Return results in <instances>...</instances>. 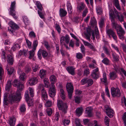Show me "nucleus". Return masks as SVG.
I'll return each mask as SVG.
<instances>
[{"mask_svg":"<svg viewBox=\"0 0 126 126\" xmlns=\"http://www.w3.org/2000/svg\"><path fill=\"white\" fill-rule=\"evenodd\" d=\"M26 102L29 106L32 105L33 104V100L32 99H31L30 100H28V101H26Z\"/></svg>","mask_w":126,"mask_h":126,"instance_id":"0e129e2a","label":"nucleus"},{"mask_svg":"<svg viewBox=\"0 0 126 126\" xmlns=\"http://www.w3.org/2000/svg\"><path fill=\"white\" fill-rule=\"evenodd\" d=\"M99 69L97 68L93 70L91 76L93 79H96L99 78Z\"/></svg>","mask_w":126,"mask_h":126,"instance_id":"6e6552de","label":"nucleus"},{"mask_svg":"<svg viewBox=\"0 0 126 126\" xmlns=\"http://www.w3.org/2000/svg\"><path fill=\"white\" fill-rule=\"evenodd\" d=\"M109 15L111 17V19H113V17L114 15V12L113 10L111 9L110 10Z\"/></svg>","mask_w":126,"mask_h":126,"instance_id":"8fccbe9b","label":"nucleus"},{"mask_svg":"<svg viewBox=\"0 0 126 126\" xmlns=\"http://www.w3.org/2000/svg\"><path fill=\"white\" fill-rule=\"evenodd\" d=\"M37 79L34 77L30 79L29 81V83L31 86L35 84L37 82Z\"/></svg>","mask_w":126,"mask_h":126,"instance_id":"2eb2a0df","label":"nucleus"},{"mask_svg":"<svg viewBox=\"0 0 126 126\" xmlns=\"http://www.w3.org/2000/svg\"><path fill=\"white\" fill-rule=\"evenodd\" d=\"M87 78H84L82 79L81 81V83L82 85H83L87 83Z\"/></svg>","mask_w":126,"mask_h":126,"instance_id":"864d4df0","label":"nucleus"},{"mask_svg":"<svg viewBox=\"0 0 126 126\" xmlns=\"http://www.w3.org/2000/svg\"><path fill=\"white\" fill-rule=\"evenodd\" d=\"M83 109L82 108H77L76 110V113L77 116H79L82 113Z\"/></svg>","mask_w":126,"mask_h":126,"instance_id":"393cba45","label":"nucleus"},{"mask_svg":"<svg viewBox=\"0 0 126 126\" xmlns=\"http://www.w3.org/2000/svg\"><path fill=\"white\" fill-rule=\"evenodd\" d=\"M26 41L28 47L29 48H31L32 47V43L28 39H26Z\"/></svg>","mask_w":126,"mask_h":126,"instance_id":"5fc2aeb1","label":"nucleus"},{"mask_svg":"<svg viewBox=\"0 0 126 126\" xmlns=\"http://www.w3.org/2000/svg\"><path fill=\"white\" fill-rule=\"evenodd\" d=\"M8 24L9 26L11 28L10 29L9 27L8 28L9 32L13 34H15L16 33L15 30H18L19 28V27L17 24L12 21H10Z\"/></svg>","mask_w":126,"mask_h":126,"instance_id":"f03ea898","label":"nucleus"},{"mask_svg":"<svg viewBox=\"0 0 126 126\" xmlns=\"http://www.w3.org/2000/svg\"><path fill=\"white\" fill-rule=\"evenodd\" d=\"M80 48L81 51L82 53L84 54L85 52V48L84 45H81V46Z\"/></svg>","mask_w":126,"mask_h":126,"instance_id":"bf43d9fd","label":"nucleus"},{"mask_svg":"<svg viewBox=\"0 0 126 126\" xmlns=\"http://www.w3.org/2000/svg\"><path fill=\"white\" fill-rule=\"evenodd\" d=\"M38 44V42L37 40H36L34 41L33 44V47L34 50H35L36 47Z\"/></svg>","mask_w":126,"mask_h":126,"instance_id":"a18cd8bd","label":"nucleus"},{"mask_svg":"<svg viewBox=\"0 0 126 126\" xmlns=\"http://www.w3.org/2000/svg\"><path fill=\"white\" fill-rule=\"evenodd\" d=\"M93 83V81L92 79L87 78V83L88 84V86L92 85Z\"/></svg>","mask_w":126,"mask_h":126,"instance_id":"ea45409f","label":"nucleus"},{"mask_svg":"<svg viewBox=\"0 0 126 126\" xmlns=\"http://www.w3.org/2000/svg\"><path fill=\"white\" fill-rule=\"evenodd\" d=\"M29 35L31 37L35 38L36 37L35 34L33 31L30 32L29 34Z\"/></svg>","mask_w":126,"mask_h":126,"instance_id":"13d9d810","label":"nucleus"},{"mask_svg":"<svg viewBox=\"0 0 126 126\" xmlns=\"http://www.w3.org/2000/svg\"><path fill=\"white\" fill-rule=\"evenodd\" d=\"M110 91L111 95L113 97H119L121 96L120 90L118 88H115L112 87L111 88Z\"/></svg>","mask_w":126,"mask_h":126,"instance_id":"39448f33","label":"nucleus"},{"mask_svg":"<svg viewBox=\"0 0 126 126\" xmlns=\"http://www.w3.org/2000/svg\"><path fill=\"white\" fill-rule=\"evenodd\" d=\"M67 9L68 13L71 14L72 11V7L71 4L69 2H67Z\"/></svg>","mask_w":126,"mask_h":126,"instance_id":"a878e982","label":"nucleus"},{"mask_svg":"<svg viewBox=\"0 0 126 126\" xmlns=\"http://www.w3.org/2000/svg\"><path fill=\"white\" fill-rule=\"evenodd\" d=\"M88 12L87 9V8H85L82 13V16L83 17H85L86 16Z\"/></svg>","mask_w":126,"mask_h":126,"instance_id":"4d7b16f0","label":"nucleus"},{"mask_svg":"<svg viewBox=\"0 0 126 126\" xmlns=\"http://www.w3.org/2000/svg\"><path fill=\"white\" fill-rule=\"evenodd\" d=\"M57 105L60 110L64 113H66L68 106L66 103L63 102L62 100H59L57 101Z\"/></svg>","mask_w":126,"mask_h":126,"instance_id":"7ed1b4c3","label":"nucleus"},{"mask_svg":"<svg viewBox=\"0 0 126 126\" xmlns=\"http://www.w3.org/2000/svg\"><path fill=\"white\" fill-rule=\"evenodd\" d=\"M12 86L11 81L10 80L8 81L7 82L5 87V89L6 91L8 92L9 91L10 88Z\"/></svg>","mask_w":126,"mask_h":126,"instance_id":"5701e85b","label":"nucleus"},{"mask_svg":"<svg viewBox=\"0 0 126 126\" xmlns=\"http://www.w3.org/2000/svg\"><path fill=\"white\" fill-rule=\"evenodd\" d=\"M25 72L26 73H28L30 72L31 70V67L28 66H26L25 68Z\"/></svg>","mask_w":126,"mask_h":126,"instance_id":"3c124183","label":"nucleus"},{"mask_svg":"<svg viewBox=\"0 0 126 126\" xmlns=\"http://www.w3.org/2000/svg\"><path fill=\"white\" fill-rule=\"evenodd\" d=\"M44 45L47 49H48L49 48L50 46L48 44V43L46 41H44Z\"/></svg>","mask_w":126,"mask_h":126,"instance_id":"338daca9","label":"nucleus"},{"mask_svg":"<svg viewBox=\"0 0 126 126\" xmlns=\"http://www.w3.org/2000/svg\"><path fill=\"white\" fill-rule=\"evenodd\" d=\"M13 85L17 87V91L14 93L13 90H11L10 94L8 93H5L4 94L3 103L6 105H8L10 102L19 101L21 99V94L20 92L23 90L24 88V85L19 80L15 79L14 81Z\"/></svg>","mask_w":126,"mask_h":126,"instance_id":"f257e3e1","label":"nucleus"},{"mask_svg":"<svg viewBox=\"0 0 126 126\" xmlns=\"http://www.w3.org/2000/svg\"><path fill=\"white\" fill-rule=\"evenodd\" d=\"M48 116H50L52 113V111L51 109L48 108L46 110Z\"/></svg>","mask_w":126,"mask_h":126,"instance_id":"79ce46f5","label":"nucleus"},{"mask_svg":"<svg viewBox=\"0 0 126 126\" xmlns=\"http://www.w3.org/2000/svg\"><path fill=\"white\" fill-rule=\"evenodd\" d=\"M20 48L18 44H16L13 46L12 49L14 51H15L16 48Z\"/></svg>","mask_w":126,"mask_h":126,"instance_id":"052dcab7","label":"nucleus"},{"mask_svg":"<svg viewBox=\"0 0 126 126\" xmlns=\"http://www.w3.org/2000/svg\"><path fill=\"white\" fill-rule=\"evenodd\" d=\"M66 70L69 73L72 75L75 74V68L72 66H69L66 68Z\"/></svg>","mask_w":126,"mask_h":126,"instance_id":"9b49d317","label":"nucleus"},{"mask_svg":"<svg viewBox=\"0 0 126 126\" xmlns=\"http://www.w3.org/2000/svg\"><path fill=\"white\" fill-rule=\"evenodd\" d=\"M25 96L26 101H28V100H29L30 97L28 91H27L25 92Z\"/></svg>","mask_w":126,"mask_h":126,"instance_id":"c03bdc74","label":"nucleus"},{"mask_svg":"<svg viewBox=\"0 0 126 126\" xmlns=\"http://www.w3.org/2000/svg\"><path fill=\"white\" fill-rule=\"evenodd\" d=\"M4 74V71L3 69L1 66V65H0V80H1L2 79V78L3 77V74Z\"/></svg>","mask_w":126,"mask_h":126,"instance_id":"58836bf2","label":"nucleus"},{"mask_svg":"<svg viewBox=\"0 0 126 126\" xmlns=\"http://www.w3.org/2000/svg\"><path fill=\"white\" fill-rule=\"evenodd\" d=\"M104 121L105 122V124L107 126H109V119L108 117L107 116H106L105 118Z\"/></svg>","mask_w":126,"mask_h":126,"instance_id":"49530a36","label":"nucleus"},{"mask_svg":"<svg viewBox=\"0 0 126 126\" xmlns=\"http://www.w3.org/2000/svg\"><path fill=\"white\" fill-rule=\"evenodd\" d=\"M20 69L18 70V73H19L20 76L19 77V79L22 80H24L26 76L25 75V74L24 73L21 72V73L20 72H21Z\"/></svg>","mask_w":126,"mask_h":126,"instance_id":"6ab92c4d","label":"nucleus"},{"mask_svg":"<svg viewBox=\"0 0 126 126\" xmlns=\"http://www.w3.org/2000/svg\"><path fill=\"white\" fill-rule=\"evenodd\" d=\"M6 69L7 70L8 74L11 75L14 72V68L13 67H9L7 65L6 67Z\"/></svg>","mask_w":126,"mask_h":126,"instance_id":"a211bd4d","label":"nucleus"},{"mask_svg":"<svg viewBox=\"0 0 126 126\" xmlns=\"http://www.w3.org/2000/svg\"><path fill=\"white\" fill-rule=\"evenodd\" d=\"M55 87L54 85H52V87L49 88L48 92L50 96L51 97H54L56 94V92Z\"/></svg>","mask_w":126,"mask_h":126,"instance_id":"1a4fd4ad","label":"nucleus"},{"mask_svg":"<svg viewBox=\"0 0 126 126\" xmlns=\"http://www.w3.org/2000/svg\"><path fill=\"white\" fill-rule=\"evenodd\" d=\"M95 33L96 38L97 39L99 38V32L97 27L95 26Z\"/></svg>","mask_w":126,"mask_h":126,"instance_id":"37998d69","label":"nucleus"},{"mask_svg":"<svg viewBox=\"0 0 126 126\" xmlns=\"http://www.w3.org/2000/svg\"><path fill=\"white\" fill-rule=\"evenodd\" d=\"M35 50H34L33 49V48L32 49L29 51V54L30 56L29 57V59H31L34 56V51Z\"/></svg>","mask_w":126,"mask_h":126,"instance_id":"473e14b6","label":"nucleus"},{"mask_svg":"<svg viewBox=\"0 0 126 126\" xmlns=\"http://www.w3.org/2000/svg\"><path fill=\"white\" fill-rule=\"evenodd\" d=\"M35 4L37 8L40 11H42L43 10L42 6L40 2L39 1H36L35 2Z\"/></svg>","mask_w":126,"mask_h":126,"instance_id":"c85d7f7f","label":"nucleus"},{"mask_svg":"<svg viewBox=\"0 0 126 126\" xmlns=\"http://www.w3.org/2000/svg\"><path fill=\"white\" fill-rule=\"evenodd\" d=\"M86 31L87 32V33L91 34V33H92V35L93 38V40H94L95 39V37L93 30H92L90 28H87Z\"/></svg>","mask_w":126,"mask_h":126,"instance_id":"4be33fe9","label":"nucleus"},{"mask_svg":"<svg viewBox=\"0 0 126 126\" xmlns=\"http://www.w3.org/2000/svg\"><path fill=\"white\" fill-rule=\"evenodd\" d=\"M29 90L30 91V94L32 97H33L34 96L33 90L32 88H29Z\"/></svg>","mask_w":126,"mask_h":126,"instance_id":"de8ad7c7","label":"nucleus"},{"mask_svg":"<svg viewBox=\"0 0 126 126\" xmlns=\"http://www.w3.org/2000/svg\"><path fill=\"white\" fill-rule=\"evenodd\" d=\"M103 50L108 55H110V54L107 47H106L105 46L103 48Z\"/></svg>","mask_w":126,"mask_h":126,"instance_id":"680f3d73","label":"nucleus"},{"mask_svg":"<svg viewBox=\"0 0 126 126\" xmlns=\"http://www.w3.org/2000/svg\"><path fill=\"white\" fill-rule=\"evenodd\" d=\"M92 108L91 107H88L86 109L85 112L87 114L88 116L89 117H91L92 116Z\"/></svg>","mask_w":126,"mask_h":126,"instance_id":"4468645a","label":"nucleus"},{"mask_svg":"<svg viewBox=\"0 0 126 126\" xmlns=\"http://www.w3.org/2000/svg\"><path fill=\"white\" fill-rule=\"evenodd\" d=\"M8 62L10 65H12L14 62L13 56L12 55H8L7 56Z\"/></svg>","mask_w":126,"mask_h":126,"instance_id":"f8f14e48","label":"nucleus"},{"mask_svg":"<svg viewBox=\"0 0 126 126\" xmlns=\"http://www.w3.org/2000/svg\"><path fill=\"white\" fill-rule=\"evenodd\" d=\"M26 108L24 104H23L21 106L20 108V110L21 112H24L25 111Z\"/></svg>","mask_w":126,"mask_h":126,"instance_id":"a19ab883","label":"nucleus"},{"mask_svg":"<svg viewBox=\"0 0 126 126\" xmlns=\"http://www.w3.org/2000/svg\"><path fill=\"white\" fill-rule=\"evenodd\" d=\"M75 101L76 103L79 104L80 102V98L79 96H76L75 97Z\"/></svg>","mask_w":126,"mask_h":126,"instance_id":"6e6d98bb","label":"nucleus"},{"mask_svg":"<svg viewBox=\"0 0 126 126\" xmlns=\"http://www.w3.org/2000/svg\"><path fill=\"white\" fill-rule=\"evenodd\" d=\"M89 70L88 68L85 69L84 71L83 75L87 76L88 74H89Z\"/></svg>","mask_w":126,"mask_h":126,"instance_id":"09e8293b","label":"nucleus"},{"mask_svg":"<svg viewBox=\"0 0 126 126\" xmlns=\"http://www.w3.org/2000/svg\"><path fill=\"white\" fill-rule=\"evenodd\" d=\"M46 75V71L45 70L42 69L40 71L39 76L42 79L44 78Z\"/></svg>","mask_w":126,"mask_h":126,"instance_id":"aec40b11","label":"nucleus"},{"mask_svg":"<svg viewBox=\"0 0 126 126\" xmlns=\"http://www.w3.org/2000/svg\"><path fill=\"white\" fill-rule=\"evenodd\" d=\"M41 96L42 98L45 101H47L48 98V95L46 90L43 89L41 90Z\"/></svg>","mask_w":126,"mask_h":126,"instance_id":"9d476101","label":"nucleus"},{"mask_svg":"<svg viewBox=\"0 0 126 126\" xmlns=\"http://www.w3.org/2000/svg\"><path fill=\"white\" fill-rule=\"evenodd\" d=\"M66 88L68 93V97L71 99L74 90L73 84L70 82L67 83L66 84Z\"/></svg>","mask_w":126,"mask_h":126,"instance_id":"20e7f679","label":"nucleus"},{"mask_svg":"<svg viewBox=\"0 0 126 126\" xmlns=\"http://www.w3.org/2000/svg\"><path fill=\"white\" fill-rule=\"evenodd\" d=\"M85 6V5L83 3H82L79 5L77 7V11L80 12L84 9Z\"/></svg>","mask_w":126,"mask_h":126,"instance_id":"b1692460","label":"nucleus"},{"mask_svg":"<svg viewBox=\"0 0 126 126\" xmlns=\"http://www.w3.org/2000/svg\"><path fill=\"white\" fill-rule=\"evenodd\" d=\"M119 30L117 32V34L119 36V38L121 39H123L125 38L124 35L125 34V32L121 26H119Z\"/></svg>","mask_w":126,"mask_h":126,"instance_id":"0eeeda50","label":"nucleus"},{"mask_svg":"<svg viewBox=\"0 0 126 126\" xmlns=\"http://www.w3.org/2000/svg\"><path fill=\"white\" fill-rule=\"evenodd\" d=\"M106 114L110 118L112 117L113 116V114L114 112L113 110L111 109L109 110L106 111Z\"/></svg>","mask_w":126,"mask_h":126,"instance_id":"bb28decb","label":"nucleus"},{"mask_svg":"<svg viewBox=\"0 0 126 126\" xmlns=\"http://www.w3.org/2000/svg\"><path fill=\"white\" fill-rule=\"evenodd\" d=\"M23 20L24 23L26 25L28 24L29 20L28 18L26 16H22Z\"/></svg>","mask_w":126,"mask_h":126,"instance_id":"4c0bfd02","label":"nucleus"},{"mask_svg":"<svg viewBox=\"0 0 126 126\" xmlns=\"http://www.w3.org/2000/svg\"><path fill=\"white\" fill-rule=\"evenodd\" d=\"M55 28L59 33H60L61 31V28L59 25L57 24H56L55 25Z\"/></svg>","mask_w":126,"mask_h":126,"instance_id":"e2e57ef3","label":"nucleus"},{"mask_svg":"<svg viewBox=\"0 0 126 126\" xmlns=\"http://www.w3.org/2000/svg\"><path fill=\"white\" fill-rule=\"evenodd\" d=\"M107 33L108 34V36L110 37H111V35L112 36L115 33V32L113 30L111 29H109L107 30Z\"/></svg>","mask_w":126,"mask_h":126,"instance_id":"7c9ffc66","label":"nucleus"},{"mask_svg":"<svg viewBox=\"0 0 126 126\" xmlns=\"http://www.w3.org/2000/svg\"><path fill=\"white\" fill-rule=\"evenodd\" d=\"M75 123L76 126H83L81 124L80 120L78 119H76L75 120Z\"/></svg>","mask_w":126,"mask_h":126,"instance_id":"c9c22d12","label":"nucleus"},{"mask_svg":"<svg viewBox=\"0 0 126 126\" xmlns=\"http://www.w3.org/2000/svg\"><path fill=\"white\" fill-rule=\"evenodd\" d=\"M111 21L112 22V26L113 28L116 29V27L118 26L119 27V26L116 23L114 19H111Z\"/></svg>","mask_w":126,"mask_h":126,"instance_id":"e433bc0d","label":"nucleus"},{"mask_svg":"<svg viewBox=\"0 0 126 126\" xmlns=\"http://www.w3.org/2000/svg\"><path fill=\"white\" fill-rule=\"evenodd\" d=\"M16 119L14 117L10 118L9 121V123L10 126H14L15 125Z\"/></svg>","mask_w":126,"mask_h":126,"instance_id":"dca6fc26","label":"nucleus"},{"mask_svg":"<svg viewBox=\"0 0 126 126\" xmlns=\"http://www.w3.org/2000/svg\"><path fill=\"white\" fill-rule=\"evenodd\" d=\"M52 102L51 101L48 100H47L45 104V106L47 107H51L52 105Z\"/></svg>","mask_w":126,"mask_h":126,"instance_id":"f704fd0d","label":"nucleus"},{"mask_svg":"<svg viewBox=\"0 0 126 126\" xmlns=\"http://www.w3.org/2000/svg\"><path fill=\"white\" fill-rule=\"evenodd\" d=\"M16 3L15 1H14L11 3V7L10 8V14L15 19H17V17L16 16H15L16 15V12L15 11Z\"/></svg>","mask_w":126,"mask_h":126,"instance_id":"423d86ee","label":"nucleus"},{"mask_svg":"<svg viewBox=\"0 0 126 126\" xmlns=\"http://www.w3.org/2000/svg\"><path fill=\"white\" fill-rule=\"evenodd\" d=\"M101 80L105 84H107L106 74L105 72L103 73V78L101 79Z\"/></svg>","mask_w":126,"mask_h":126,"instance_id":"cd10ccee","label":"nucleus"},{"mask_svg":"<svg viewBox=\"0 0 126 126\" xmlns=\"http://www.w3.org/2000/svg\"><path fill=\"white\" fill-rule=\"evenodd\" d=\"M41 52L40 49L38 51L37 54L38 57L40 60H41L42 59V57L41 56V54L42 53Z\"/></svg>","mask_w":126,"mask_h":126,"instance_id":"69168bd1","label":"nucleus"},{"mask_svg":"<svg viewBox=\"0 0 126 126\" xmlns=\"http://www.w3.org/2000/svg\"><path fill=\"white\" fill-rule=\"evenodd\" d=\"M110 79H114L117 77V76L115 72H110Z\"/></svg>","mask_w":126,"mask_h":126,"instance_id":"c756f323","label":"nucleus"},{"mask_svg":"<svg viewBox=\"0 0 126 126\" xmlns=\"http://www.w3.org/2000/svg\"><path fill=\"white\" fill-rule=\"evenodd\" d=\"M40 49L41 51V52L43 57L44 58H46L48 55L47 52L46 51L44 50H42L41 49Z\"/></svg>","mask_w":126,"mask_h":126,"instance_id":"2f4dec72","label":"nucleus"},{"mask_svg":"<svg viewBox=\"0 0 126 126\" xmlns=\"http://www.w3.org/2000/svg\"><path fill=\"white\" fill-rule=\"evenodd\" d=\"M102 62L106 65H108L110 63L109 60L107 58H104L102 60Z\"/></svg>","mask_w":126,"mask_h":126,"instance_id":"72a5a7b5","label":"nucleus"},{"mask_svg":"<svg viewBox=\"0 0 126 126\" xmlns=\"http://www.w3.org/2000/svg\"><path fill=\"white\" fill-rule=\"evenodd\" d=\"M51 82L52 86L57 81L56 77L54 75H51L49 78Z\"/></svg>","mask_w":126,"mask_h":126,"instance_id":"f3484780","label":"nucleus"},{"mask_svg":"<svg viewBox=\"0 0 126 126\" xmlns=\"http://www.w3.org/2000/svg\"><path fill=\"white\" fill-rule=\"evenodd\" d=\"M76 57L78 59H80L82 58L83 56L81 53H77Z\"/></svg>","mask_w":126,"mask_h":126,"instance_id":"603ef678","label":"nucleus"},{"mask_svg":"<svg viewBox=\"0 0 126 126\" xmlns=\"http://www.w3.org/2000/svg\"><path fill=\"white\" fill-rule=\"evenodd\" d=\"M114 11L115 13L116 14V15L118 17V19L121 22L123 21L124 20V17L122 15H120V16H119V13L120 14V13H118L116 9H114Z\"/></svg>","mask_w":126,"mask_h":126,"instance_id":"ddd939ff","label":"nucleus"},{"mask_svg":"<svg viewBox=\"0 0 126 126\" xmlns=\"http://www.w3.org/2000/svg\"><path fill=\"white\" fill-rule=\"evenodd\" d=\"M70 122V121L69 120L67 119H65L64 120V125H68Z\"/></svg>","mask_w":126,"mask_h":126,"instance_id":"774afa93","label":"nucleus"},{"mask_svg":"<svg viewBox=\"0 0 126 126\" xmlns=\"http://www.w3.org/2000/svg\"><path fill=\"white\" fill-rule=\"evenodd\" d=\"M67 14V12L62 8L60 9V15L61 17L65 16Z\"/></svg>","mask_w":126,"mask_h":126,"instance_id":"412c9836","label":"nucleus"}]
</instances>
